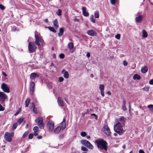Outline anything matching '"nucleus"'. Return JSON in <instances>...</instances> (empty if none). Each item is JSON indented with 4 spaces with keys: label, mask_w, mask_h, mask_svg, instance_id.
<instances>
[{
    "label": "nucleus",
    "mask_w": 153,
    "mask_h": 153,
    "mask_svg": "<svg viewBox=\"0 0 153 153\" xmlns=\"http://www.w3.org/2000/svg\"><path fill=\"white\" fill-rule=\"evenodd\" d=\"M95 143L97 144L98 148L100 150H104L105 152L107 151L108 144L103 139H100L96 140Z\"/></svg>",
    "instance_id": "1"
},
{
    "label": "nucleus",
    "mask_w": 153,
    "mask_h": 153,
    "mask_svg": "<svg viewBox=\"0 0 153 153\" xmlns=\"http://www.w3.org/2000/svg\"><path fill=\"white\" fill-rule=\"evenodd\" d=\"M123 125L120 123L118 122L114 126V129L115 132L117 133L119 135L122 134L124 132L123 126Z\"/></svg>",
    "instance_id": "2"
},
{
    "label": "nucleus",
    "mask_w": 153,
    "mask_h": 153,
    "mask_svg": "<svg viewBox=\"0 0 153 153\" xmlns=\"http://www.w3.org/2000/svg\"><path fill=\"white\" fill-rule=\"evenodd\" d=\"M36 33V31L35 33V41L34 43L36 45L40 46L43 44L44 41L40 37L38 34H37Z\"/></svg>",
    "instance_id": "3"
},
{
    "label": "nucleus",
    "mask_w": 153,
    "mask_h": 153,
    "mask_svg": "<svg viewBox=\"0 0 153 153\" xmlns=\"http://www.w3.org/2000/svg\"><path fill=\"white\" fill-rule=\"evenodd\" d=\"M80 142L82 145L89 149H94L93 146L89 141L86 140H81L80 141Z\"/></svg>",
    "instance_id": "4"
},
{
    "label": "nucleus",
    "mask_w": 153,
    "mask_h": 153,
    "mask_svg": "<svg viewBox=\"0 0 153 153\" xmlns=\"http://www.w3.org/2000/svg\"><path fill=\"white\" fill-rule=\"evenodd\" d=\"M37 47L34 42H30L28 44V50L30 53H33L36 51Z\"/></svg>",
    "instance_id": "5"
},
{
    "label": "nucleus",
    "mask_w": 153,
    "mask_h": 153,
    "mask_svg": "<svg viewBox=\"0 0 153 153\" xmlns=\"http://www.w3.org/2000/svg\"><path fill=\"white\" fill-rule=\"evenodd\" d=\"M1 88L3 91L5 92L9 93L10 92V89L9 87L4 83L2 84Z\"/></svg>",
    "instance_id": "6"
},
{
    "label": "nucleus",
    "mask_w": 153,
    "mask_h": 153,
    "mask_svg": "<svg viewBox=\"0 0 153 153\" xmlns=\"http://www.w3.org/2000/svg\"><path fill=\"white\" fill-rule=\"evenodd\" d=\"M5 139L8 142H11L12 141V134L11 133L6 132L4 135Z\"/></svg>",
    "instance_id": "7"
},
{
    "label": "nucleus",
    "mask_w": 153,
    "mask_h": 153,
    "mask_svg": "<svg viewBox=\"0 0 153 153\" xmlns=\"http://www.w3.org/2000/svg\"><path fill=\"white\" fill-rule=\"evenodd\" d=\"M38 125L41 128L44 127V124L43 123V120L42 118L39 117L38 118Z\"/></svg>",
    "instance_id": "8"
},
{
    "label": "nucleus",
    "mask_w": 153,
    "mask_h": 153,
    "mask_svg": "<svg viewBox=\"0 0 153 153\" xmlns=\"http://www.w3.org/2000/svg\"><path fill=\"white\" fill-rule=\"evenodd\" d=\"M103 131L105 133L107 136H109L111 134V132L108 125L105 126L103 128Z\"/></svg>",
    "instance_id": "9"
},
{
    "label": "nucleus",
    "mask_w": 153,
    "mask_h": 153,
    "mask_svg": "<svg viewBox=\"0 0 153 153\" xmlns=\"http://www.w3.org/2000/svg\"><path fill=\"white\" fill-rule=\"evenodd\" d=\"M35 83L33 82H31L30 84V94L33 95L34 92Z\"/></svg>",
    "instance_id": "10"
},
{
    "label": "nucleus",
    "mask_w": 153,
    "mask_h": 153,
    "mask_svg": "<svg viewBox=\"0 0 153 153\" xmlns=\"http://www.w3.org/2000/svg\"><path fill=\"white\" fill-rule=\"evenodd\" d=\"M47 126L49 130L52 131L54 127V124L53 122L51 121H48L47 123Z\"/></svg>",
    "instance_id": "11"
},
{
    "label": "nucleus",
    "mask_w": 153,
    "mask_h": 153,
    "mask_svg": "<svg viewBox=\"0 0 153 153\" xmlns=\"http://www.w3.org/2000/svg\"><path fill=\"white\" fill-rule=\"evenodd\" d=\"M7 98L6 95L2 92H0V100L2 101H4Z\"/></svg>",
    "instance_id": "12"
},
{
    "label": "nucleus",
    "mask_w": 153,
    "mask_h": 153,
    "mask_svg": "<svg viewBox=\"0 0 153 153\" xmlns=\"http://www.w3.org/2000/svg\"><path fill=\"white\" fill-rule=\"evenodd\" d=\"M87 33L89 35L91 36H95L97 34V33L93 30H88L87 31Z\"/></svg>",
    "instance_id": "13"
},
{
    "label": "nucleus",
    "mask_w": 153,
    "mask_h": 153,
    "mask_svg": "<svg viewBox=\"0 0 153 153\" xmlns=\"http://www.w3.org/2000/svg\"><path fill=\"white\" fill-rule=\"evenodd\" d=\"M105 86L104 85L100 84L99 85V88L100 89L101 94L102 97H104L105 96L104 93V88Z\"/></svg>",
    "instance_id": "14"
},
{
    "label": "nucleus",
    "mask_w": 153,
    "mask_h": 153,
    "mask_svg": "<svg viewBox=\"0 0 153 153\" xmlns=\"http://www.w3.org/2000/svg\"><path fill=\"white\" fill-rule=\"evenodd\" d=\"M82 14L85 16H88L89 15L88 12H86V8L85 7H82Z\"/></svg>",
    "instance_id": "15"
},
{
    "label": "nucleus",
    "mask_w": 153,
    "mask_h": 153,
    "mask_svg": "<svg viewBox=\"0 0 153 153\" xmlns=\"http://www.w3.org/2000/svg\"><path fill=\"white\" fill-rule=\"evenodd\" d=\"M62 74H64V77L68 79L69 78V75L68 71H65V69H63L62 71Z\"/></svg>",
    "instance_id": "16"
},
{
    "label": "nucleus",
    "mask_w": 153,
    "mask_h": 153,
    "mask_svg": "<svg viewBox=\"0 0 153 153\" xmlns=\"http://www.w3.org/2000/svg\"><path fill=\"white\" fill-rule=\"evenodd\" d=\"M57 102L59 105L60 106H63L64 105V102L61 99V98L59 97L58 99Z\"/></svg>",
    "instance_id": "17"
},
{
    "label": "nucleus",
    "mask_w": 153,
    "mask_h": 153,
    "mask_svg": "<svg viewBox=\"0 0 153 153\" xmlns=\"http://www.w3.org/2000/svg\"><path fill=\"white\" fill-rule=\"evenodd\" d=\"M126 118L123 117L121 116L119 119L118 122H120L123 125H124V122L125 121Z\"/></svg>",
    "instance_id": "18"
},
{
    "label": "nucleus",
    "mask_w": 153,
    "mask_h": 153,
    "mask_svg": "<svg viewBox=\"0 0 153 153\" xmlns=\"http://www.w3.org/2000/svg\"><path fill=\"white\" fill-rule=\"evenodd\" d=\"M39 75L36 73H33L30 74V78L34 79L36 77H38Z\"/></svg>",
    "instance_id": "19"
},
{
    "label": "nucleus",
    "mask_w": 153,
    "mask_h": 153,
    "mask_svg": "<svg viewBox=\"0 0 153 153\" xmlns=\"http://www.w3.org/2000/svg\"><path fill=\"white\" fill-rule=\"evenodd\" d=\"M61 128L62 130L64 129L66 127L65 120L64 119L63 121L61 123Z\"/></svg>",
    "instance_id": "20"
},
{
    "label": "nucleus",
    "mask_w": 153,
    "mask_h": 153,
    "mask_svg": "<svg viewBox=\"0 0 153 153\" xmlns=\"http://www.w3.org/2000/svg\"><path fill=\"white\" fill-rule=\"evenodd\" d=\"M148 71L147 67L146 66L142 67L141 68V71L143 73H146Z\"/></svg>",
    "instance_id": "21"
},
{
    "label": "nucleus",
    "mask_w": 153,
    "mask_h": 153,
    "mask_svg": "<svg viewBox=\"0 0 153 153\" xmlns=\"http://www.w3.org/2000/svg\"><path fill=\"white\" fill-rule=\"evenodd\" d=\"M142 16L141 15L136 17L135 18L136 22H140L142 20Z\"/></svg>",
    "instance_id": "22"
},
{
    "label": "nucleus",
    "mask_w": 153,
    "mask_h": 153,
    "mask_svg": "<svg viewBox=\"0 0 153 153\" xmlns=\"http://www.w3.org/2000/svg\"><path fill=\"white\" fill-rule=\"evenodd\" d=\"M53 26L56 29L59 27V24L57 19H56L54 20L53 22Z\"/></svg>",
    "instance_id": "23"
},
{
    "label": "nucleus",
    "mask_w": 153,
    "mask_h": 153,
    "mask_svg": "<svg viewBox=\"0 0 153 153\" xmlns=\"http://www.w3.org/2000/svg\"><path fill=\"white\" fill-rule=\"evenodd\" d=\"M142 36L143 38H146L147 37L148 33L146 30L144 29L142 30Z\"/></svg>",
    "instance_id": "24"
},
{
    "label": "nucleus",
    "mask_w": 153,
    "mask_h": 153,
    "mask_svg": "<svg viewBox=\"0 0 153 153\" xmlns=\"http://www.w3.org/2000/svg\"><path fill=\"white\" fill-rule=\"evenodd\" d=\"M126 101L125 99H123L122 102V107L123 110L126 111L127 110V108L126 106Z\"/></svg>",
    "instance_id": "25"
},
{
    "label": "nucleus",
    "mask_w": 153,
    "mask_h": 153,
    "mask_svg": "<svg viewBox=\"0 0 153 153\" xmlns=\"http://www.w3.org/2000/svg\"><path fill=\"white\" fill-rule=\"evenodd\" d=\"M61 129H62V128L61 126H58L55 129L54 132L56 133H58L59 132Z\"/></svg>",
    "instance_id": "26"
},
{
    "label": "nucleus",
    "mask_w": 153,
    "mask_h": 153,
    "mask_svg": "<svg viewBox=\"0 0 153 153\" xmlns=\"http://www.w3.org/2000/svg\"><path fill=\"white\" fill-rule=\"evenodd\" d=\"M141 77L139 75L135 74L133 76V79L134 80L137 79L139 80L140 79Z\"/></svg>",
    "instance_id": "27"
},
{
    "label": "nucleus",
    "mask_w": 153,
    "mask_h": 153,
    "mask_svg": "<svg viewBox=\"0 0 153 153\" xmlns=\"http://www.w3.org/2000/svg\"><path fill=\"white\" fill-rule=\"evenodd\" d=\"M68 47L70 50H71L74 48V45L72 43L70 42L68 44Z\"/></svg>",
    "instance_id": "28"
},
{
    "label": "nucleus",
    "mask_w": 153,
    "mask_h": 153,
    "mask_svg": "<svg viewBox=\"0 0 153 153\" xmlns=\"http://www.w3.org/2000/svg\"><path fill=\"white\" fill-rule=\"evenodd\" d=\"M94 16L95 18H98L99 17V12L98 11H96L94 13Z\"/></svg>",
    "instance_id": "29"
},
{
    "label": "nucleus",
    "mask_w": 153,
    "mask_h": 153,
    "mask_svg": "<svg viewBox=\"0 0 153 153\" xmlns=\"http://www.w3.org/2000/svg\"><path fill=\"white\" fill-rule=\"evenodd\" d=\"M81 150L82 151L85 152H87L88 151V149L86 147L84 146L81 147Z\"/></svg>",
    "instance_id": "30"
},
{
    "label": "nucleus",
    "mask_w": 153,
    "mask_h": 153,
    "mask_svg": "<svg viewBox=\"0 0 153 153\" xmlns=\"http://www.w3.org/2000/svg\"><path fill=\"white\" fill-rule=\"evenodd\" d=\"M33 108V111L35 114L37 113V111L35 109V106L34 104L33 103H32V107L31 108Z\"/></svg>",
    "instance_id": "31"
},
{
    "label": "nucleus",
    "mask_w": 153,
    "mask_h": 153,
    "mask_svg": "<svg viewBox=\"0 0 153 153\" xmlns=\"http://www.w3.org/2000/svg\"><path fill=\"white\" fill-rule=\"evenodd\" d=\"M148 108H149V110L151 111H153V105H148Z\"/></svg>",
    "instance_id": "32"
},
{
    "label": "nucleus",
    "mask_w": 153,
    "mask_h": 153,
    "mask_svg": "<svg viewBox=\"0 0 153 153\" xmlns=\"http://www.w3.org/2000/svg\"><path fill=\"white\" fill-rule=\"evenodd\" d=\"M94 16L92 15L91 16V18L90 19L91 21L93 23H95V19L94 18Z\"/></svg>",
    "instance_id": "33"
},
{
    "label": "nucleus",
    "mask_w": 153,
    "mask_h": 153,
    "mask_svg": "<svg viewBox=\"0 0 153 153\" xmlns=\"http://www.w3.org/2000/svg\"><path fill=\"white\" fill-rule=\"evenodd\" d=\"M48 28L50 30L52 31L54 33H55L56 32V31L55 30V29L53 27H48Z\"/></svg>",
    "instance_id": "34"
},
{
    "label": "nucleus",
    "mask_w": 153,
    "mask_h": 153,
    "mask_svg": "<svg viewBox=\"0 0 153 153\" xmlns=\"http://www.w3.org/2000/svg\"><path fill=\"white\" fill-rule=\"evenodd\" d=\"M24 119L23 118H21L19 119L17 122V124L20 125L23 121Z\"/></svg>",
    "instance_id": "35"
},
{
    "label": "nucleus",
    "mask_w": 153,
    "mask_h": 153,
    "mask_svg": "<svg viewBox=\"0 0 153 153\" xmlns=\"http://www.w3.org/2000/svg\"><path fill=\"white\" fill-rule=\"evenodd\" d=\"M87 133L85 132L82 131L81 132L80 135L82 137H84L86 136Z\"/></svg>",
    "instance_id": "36"
},
{
    "label": "nucleus",
    "mask_w": 153,
    "mask_h": 153,
    "mask_svg": "<svg viewBox=\"0 0 153 153\" xmlns=\"http://www.w3.org/2000/svg\"><path fill=\"white\" fill-rule=\"evenodd\" d=\"M17 126V123H15L12 126V129L13 130L15 129Z\"/></svg>",
    "instance_id": "37"
},
{
    "label": "nucleus",
    "mask_w": 153,
    "mask_h": 153,
    "mask_svg": "<svg viewBox=\"0 0 153 153\" xmlns=\"http://www.w3.org/2000/svg\"><path fill=\"white\" fill-rule=\"evenodd\" d=\"M39 130V128L37 126H35L33 128V130L34 132H37Z\"/></svg>",
    "instance_id": "38"
},
{
    "label": "nucleus",
    "mask_w": 153,
    "mask_h": 153,
    "mask_svg": "<svg viewBox=\"0 0 153 153\" xmlns=\"http://www.w3.org/2000/svg\"><path fill=\"white\" fill-rule=\"evenodd\" d=\"M28 133H29L28 131H26L23 134L22 137L23 138H25V137H26L27 135V134H28Z\"/></svg>",
    "instance_id": "39"
},
{
    "label": "nucleus",
    "mask_w": 153,
    "mask_h": 153,
    "mask_svg": "<svg viewBox=\"0 0 153 153\" xmlns=\"http://www.w3.org/2000/svg\"><path fill=\"white\" fill-rule=\"evenodd\" d=\"M65 55L63 53H60L59 55V58L61 59H63L65 57Z\"/></svg>",
    "instance_id": "40"
},
{
    "label": "nucleus",
    "mask_w": 153,
    "mask_h": 153,
    "mask_svg": "<svg viewBox=\"0 0 153 153\" xmlns=\"http://www.w3.org/2000/svg\"><path fill=\"white\" fill-rule=\"evenodd\" d=\"M61 13H62V10L60 9H58L57 10V13L58 16H59L61 15Z\"/></svg>",
    "instance_id": "41"
},
{
    "label": "nucleus",
    "mask_w": 153,
    "mask_h": 153,
    "mask_svg": "<svg viewBox=\"0 0 153 153\" xmlns=\"http://www.w3.org/2000/svg\"><path fill=\"white\" fill-rule=\"evenodd\" d=\"M33 137V134L32 133L30 134L28 136V138L29 139H32Z\"/></svg>",
    "instance_id": "42"
},
{
    "label": "nucleus",
    "mask_w": 153,
    "mask_h": 153,
    "mask_svg": "<svg viewBox=\"0 0 153 153\" xmlns=\"http://www.w3.org/2000/svg\"><path fill=\"white\" fill-rule=\"evenodd\" d=\"M5 8V7L2 4H0V9L2 10H4Z\"/></svg>",
    "instance_id": "43"
},
{
    "label": "nucleus",
    "mask_w": 153,
    "mask_h": 153,
    "mask_svg": "<svg viewBox=\"0 0 153 153\" xmlns=\"http://www.w3.org/2000/svg\"><path fill=\"white\" fill-rule=\"evenodd\" d=\"M115 37L117 39H119L120 38V34H118L116 35Z\"/></svg>",
    "instance_id": "44"
},
{
    "label": "nucleus",
    "mask_w": 153,
    "mask_h": 153,
    "mask_svg": "<svg viewBox=\"0 0 153 153\" xmlns=\"http://www.w3.org/2000/svg\"><path fill=\"white\" fill-rule=\"evenodd\" d=\"M116 0H110V1L111 4L114 5L116 2Z\"/></svg>",
    "instance_id": "45"
},
{
    "label": "nucleus",
    "mask_w": 153,
    "mask_h": 153,
    "mask_svg": "<svg viewBox=\"0 0 153 153\" xmlns=\"http://www.w3.org/2000/svg\"><path fill=\"white\" fill-rule=\"evenodd\" d=\"M64 30L63 28H61L59 29V32L63 33Z\"/></svg>",
    "instance_id": "46"
},
{
    "label": "nucleus",
    "mask_w": 153,
    "mask_h": 153,
    "mask_svg": "<svg viewBox=\"0 0 153 153\" xmlns=\"http://www.w3.org/2000/svg\"><path fill=\"white\" fill-rule=\"evenodd\" d=\"M4 109V108L0 104V111H3Z\"/></svg>",
    "instance_id": "47"
},
{
    "label": "nucleus",
    "mask_w": 153,
    "mask_h": 153,
    "mask_svg": "<svg viewBox=\"0 0 153 153\" xmlns=\"http://www.w3.org/2000/svg\"><path fill=\"white\" fill-rule=\"evenodd\" d=\"M143 90H144L148 91H149V88L148 87H144L143 88Z\"/></svg>",
    "instance_id": "48"
},
{
    "label": "nucleus",
    "mask_w": 153,
    "mask_h": 153,
    "mask_svg": "<svg viewBox=\"0 0 153 153\" xmlns=\"http://www.w3.org/2000/svg\"><path fill=\"white\" fill-rule=\"evenodd\" d=\"M64 80V78L62 77H60L59 78V82H62Z\"/></svg>",
    "instance_id": "49"
},
{
    "label": "nucleus",
    "mask_w": 153,
    "mask_h": 153,
    "mask_svg": "<svg viewBox=\"0 0 153 153\" xmlns=\"http://www.w3.org/2000/svg\"><path fill=\"white\" fill-rule=\"evenodd\" d=\"M123 64L124 66H126L128 65V62L126 61H123Z\"/></svg>",
    "instance_id": "50"
},
{
    "label": "nucleus",
    "mask_w": 153,
    "mask_h": 153,
    "mask_svg": "<svg viewBox=\"0 0 153 153\" xmlns=\"http://www.w3.org/2000/svg\"><path fill=\"white\" fill-rule=\"evenodd\" d=\"M74 20L75 22H79V20L77 19L76 17H75V18L74 19Z\"/></svg>",
    "instance_id": "51"
},
{
    "label": "nucleus",
    "mask_w": 153,
    "mask_h": 153,
    "mask_svg": "<svg viewBox=\"0 0 153 153\" xmlns=\"http://www.w3.org/2000/svg\"><path fill=\"white\" fill-rule=\"evenodd\" d=\"M30 100L29 98H27L25 102H27L28 103H29L30 102Z\"/></svg>",
    "instance_id": "52"
},
{
    "label": "nucleus",
    "mask_w": 153,
    "mask_h": 153,
    "mask_svg": "<svg viewBox=\"0 0 153 153\" xmlns=\"http://www.w3.org/2000/svg\"><path fill=\"white\" fill-rule=\"evenodd\" d=\"M149 84L150 85H153V79L150 80L149 82Z\"/></svg>",
    "instance_id": "53"
},
{
    "label": "nucleus",
    "mask_w": 153,
    "mask_h": 153,
    "mask_svg": "<svg viewBox=\"0 0 153 153\" xmlns=\"http://www.w3.org/2000/svg\"><path fill=\"white\" fill-rule=\"evenodd\" d=\"M64 136V135L63 134H62L59 136V138L60 139H62Z\"/></svg>",
    "instance_id": "54"
},
{
    "label": "nucleus",
    "mask_w": 153,
    "mask_h": 153,
    "mask_svg": "<svg viewBox=\"0 0 153 153\" xmlns=\"http://www.w3.org/2000/svg\"><path fill=\"white\" fill-rule=\"evenodd\" d=\"M139 153H145L143 150H142V149H140L139 151Z\"/></svg>",
    "instance_id": "55"
},
{
    "label": "nucleus",
    "mask_w": 153,
    "mask_h": 153,
    "mask_svg": "<svg viewBox=\"0 0 153 153\" xmlns=\"http://www.w3.org/2000/svg\"><path fill=\"white\" fill-rule=\"evenodd\" d=\"M91 115H93L95 116V118L96 119H97V116L94 114H91Z\"/></svg>",
    "instance_id": "56"
},
{
    "label": "nucleus",
    "mask_w": 153,
    "mask_h": 153,
    "mask_svg": "<svg viewBox=\"0 0 153 153\" xmlns=\"http://www.w3.org/2000/svg\"><path fill=\"white\" fill-rule=\"evenodd\" d=\"M29 104V103H28L27 102H25V107H27L28 106Z\"/></svg>",
    "instance_id": "57"
},
{
    "label": "nucleus",
    "mask_w": 153,
    "mask_h": 153,
    "mask_svg": "<svg viewBox=\"0 0 153 153\" xmlns=\"http://www.w3.org/2000/svg\"><path fill=\"white\" fill-rule=\"evenodd\" d=\"M58 36L60 37L62 36V35H63V33H60L59 32V33H58Z\"/></svg>",
    "instance_id": "58"
},
{
    "label": "nucleus",
    "mask_w": 153,
    "mask_h": 153,
    "mask_svg": "<svg viewBox=\"0 0 153 153\" xmlns=\"http://www.w3.org/2000/svg\"><path fill=\"white\" fill-rule=\"evenodd\" d=\"M86 56L88 57H89L90 56V54L89 53H88L87 54H86Z\"/></svg>",
    "instance_id": "59"
},
{
    "label": "nucleus",
    "mask_w": 153,
    "mask_h": 153,
    "mask_svg": "<svg viewBox=\"0 0 153 153\" xmlns=\"http://www.w3.org/2000/svg\"><path fill=\"white\" fill-rule=\"evenodd\" d=\"M37 132H34V135L35 136H36L38 135V133Z\"/></svg>",
    "instance_id": "60"
},
{
    "label": "nucleus",
    "mask_w": 153,
    "mask_h": 153,
    "mask_svg": "<svg viewBox=\"0 0 153 153\" xmlns=\"http://www.w3.org/2000/svg\"><path fill=\"white\" fill-rule=\"evenodd\" d=\"M42 136H38L37 137V138L38 139H42Z\"/></svg>",
    "instance_id": "61"
},
{
    "label": "nucleus",
    "mask_w": 153,
    "mask_h": 153,
    "mask_svg": "<svg viewBox=\"0 0 153 153\" xmlns=\"http://www.w3.org/2000/svg\"><path fill=\"white\" fill-rule=\"evenodd\" d=\"M19 112H20L19 111H18L17 112H16L15 113V115H16V116L19 113Z\"/></svg>",
    "instance_id": "62"
},
{
    "label": "nucleus",
    "mask_w": 153,
    "mask_h": 153,
    "mask_svg": "<svg viewBox=\"0 0 153 153\" xmlns=\"http://www.w3.org/2000/svg\"><path fill=\"white\" fill-rule=\"evenodd\" d=\"M65 100L67 103L68 104V99L67 98H65Z\"/></svg>",
    "instance_id": "63"
},
{
    "label": "nucleus",
    "mask_w": 153,
    "mask_h": 153,
    "mask_svg": "<svg viewBox=\"0 0 153 153\" xmlns=\"http://www.w3.org/2000/svg\"><path fill=\"white\" fill-rule=\"evenodd\" d=\"M86 138L88 139H89L91 138V137L90 136H86Z\"/></svg>",
    "instance_id": "64"
}]
</instances>
